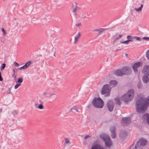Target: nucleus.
<instances>
[{"label": "nucleus", "instance_id": "8", "mask_svg": "<svg viewBox=\"0 0 149 149\" xmlns=\"http://www.w3.org/2000/svg\"><path fill=\"white\" fill-rule=\"evenodd\" d=\"M107 105L109 111L110 112H112L114 107L113 102L112 100H109L107 102Z\"/></svg>", "mask_w": 149, "mask_h": 149}, {"label": "nucleus", "instance_id": "33", "mask_svg": "<svg viewBox=\"0 0 149 149\" xmlns=\"http://www.w3.org/2000/svg\"><path fill=\"white\" fill-rule=\"evenodd\" d=\"M75 4H76V6H75V8H73L72 9V12H73V13H75V12L76 10H77V4L76 3H75Z\"/></svg>", "mask_w": 149, "mask_h": 149}, {"label": "nucleus", "instance_id": "34", "mask_svg": "<svg viewBox=\"0 0 149 149\" xmlns=\"http://www.w3.org/2000/svg\"><path fill=\"white\" fill-rule=\"evenodd\" d=\"M1 30L2 31L3 33V34L5 35H6V33L4 29L3 28H1Z\"/></svg>", "mask_w": 149, "mask_h": 149}, {"label": "nucleus", "instance_id": "56", "mask_svg": "<svg viewBox=\"0 0 149 149\" xmlns=\"http://www.w3.org/2000/svg\"><path fill=\"white\" fill-rule=\"evenodd\" d=\"M142 2V3H144V1L143 0H142V2Z\"/></svg>", "mask_w": 149, "mask_h": 149}, {"label": "nucleus", "instance_id": "22", "mask_svg": "<svg viewBox=\"0 0 149 149\" xmlns=\"http://www.w3.org/2000/svg\"><path fill=\"white\" fill-rule=\"evenodd\" d=\"M138 142H136L134 147L133 148V149H142L139 146L138 144Z\"/></svg>", "mask_w": 149, "mask_h": 149}, {"label": "nucleus", "instance_id": "20", "mask_svg": "<svg viewBox=\"0 0 149 149\" xmlns=\"http://www.w3.org/2000/svg\"><path fill=\"white\" fill-rule=\"evenodd\" d=\"M110 131L111 132H116V127L115 126L113 125L111 126L110 128Z\"/></svg>", "mask_w": 149, "mask_h": 149}, {"label": "nucleus", "instance_id": "46", "mask_svg": "<svg viewBox=\"0 0 149 149\" xmlns=\"http://www.w3.org/2000/svg\"><path fill=\"white\" fill-rule=\"evenodd\" d=\"M122 35H120L118 36L117 37L118 39H119L120 38L122 37Z\"/></svg>", "mask_w": 149, "mask_h": 149}, {"label": "nucleus", "instance_id": "48", "mask_svg": "<svg viewBox=\"0 0 149 149\" xmlns=\"http://www.w3.org/2000/svg\"><path fill=\"white\" fill-rule=\"evenodd\" d=\"M136 40H140V38L139 37H136Z\"/></svg>", "mask_w": 149, "mask_h": 149}, {"label": "nucleus", "instance_id": "30", "mask_svg": "<svg viewBox=\"0 0 149 149\" xmlns=\"http://www.w3.org/2000/svg\"><path fill=\"white\" fill-rule=\"evenodd\" d=\"M74 110L78 112H79V111H78V110L76 108V107L75 106H74L71 109V110Z\"/></svg>", "mask_w": 149, "mask_h": 149}, {"label": "nucleus", "instance_id": "21", "mask_svg": "<svg viewBox=\"0 0 149 149\" xmlns=\"http://www.w3.org/2000/svg\"><path fill=\"white\" fill-rule=\"evenodd\" d=\"M81 35L80 33V32H79L78 33V35L77 36H76L74 37L75 38V41L74 42V43H76L78 39L79 38V36Z\"/></svg>", "mask_w": 149, "mask_h": 149}, {"label": "nucleus", "instance_id": "23", "mask_svg": "<svg viewBox=\"0 0 149 149\" xmlns=\"http://www.w3.org/2000/svg\"><path fill=\"white\" fill-rule=\"evenodd\" d=\"M23 80V78L22 77H19L17 79V81L16 82V83H21L22 82Z\"/></svg>", "mask_w": 149, "mask_h": 149}, {"label": "nucleus", "instance_id": "52", "mask_svg": "<svg viewBox=\"0 0 149 149\" xmlns=\"http://www.w3.org/2000/svg\"><path fill=\"white\" fill-rule=\"evenodd\" d=\"M17 84L19 87L21 85V83H17Z\"/></svg>", "mask_w": 149, "mask_h": 149}, {"label": "nucleus", "instance_id": "16", "mask_svg": "<svg viewBox=\"0 0 149 149\" xmlns=\"http://www.w3.org/2000/svg\"><path fill=\"white\" fill-rule=\"evenodd\" d=\"M65 142V145L64 147L65 148L66 146H69L71 144V142H70L69 139L68 138H65L64 139Z\"/></svg>", "mask_w": 149, "mask_h": 149}, {"label": "nucleus", "instance_id": "13", "mask_svg": "<svg viewBox=\"0 0 149 149\" xmlns=\"http://www.w3.org/2000/svg\"><path fill=\"white\" fill-rule=\"evenodd\" d=\"M114 74L117 76H122L123 75V70L118 69L116 70L114 72Z\"/></svg>", "mask_w": 149, "mask_h": 149}, {"label": "nucleus", "instance_id": "41", "mask_svg": "<svg viewBox=\"0 0 149 149\" xmlns=\"http://www.w3.org/2000/svg\"><path fill=\"white\" fill-rule=\"evenodd\" d=\"M113 40V43H114V42H116V41L118 40V38H117V37H116V38H112Z\"/></svg>", "mask_w": 149, "mask_h": 149}, {"label": "nucleus", "instance_id": "59", "mask_svg": "<svg viewBox=\"0 0 149 149\" xmlns=\"http://www.w3.org/2000/svg\"><path fill=\"white\" fill-rule=\"evenodd\" d=\"M121 50V49H117V50L116 51H118V50Z\"/></svg>", "mask_w": 149, "mask_h": 149}, {"label": "nucleus", "instance_id": "15", "mask_svg": "<svg viewBox=\"0 0 149 149\" xmlns=\"http://www.w3.org/2000/svg\"><path fill=\"white\" fill-rule=\"evenodd\" d=\"M142 80L144 83L146 84L149 82V78L148 76L144 75L143 77Z\"/></svg>", "mask_w": 149, "mask_h": 149}, {"label": "nucleus", "instance_id": "38", "mask_svg": "<svg viewBox=\"0 0 149 149\" xmlns=\"http://www.w3.org/2000/svg\"><path fill=\"white\" fill-rule=\"evenodd\" d=\"M85 14H83L81 15V17L83 19H85L86 18V17L85 16Z\"/></svg>", "mask_w": 149, "mask_h": 149}, {"label": "nucleus", "instance_id": "14", "mask_svg": "<svg viewBox=\"0 0 149 149\" xmlns=\"http://www.w3.org/2000/svg\"><path fill=\"white\" fill-rule=\"evenodd\" d=\"M100 136L103 140L104 141H105L108 138L110 137L108 135L105 134H103L100 135Z\"/></svg>", "mask_w": 149, "mask_h": 149}, {"label": "nucleus", "instance_id": "3", "mask_svg": "<svg viewBox=\"0 0 149 149\" xmlns=\"http://www.w3.org/2000/svg\"><path fill=\"white\" fill-rule=\"evenodd\" d=\"M134 91L133 89L129 90L127 94L123 95L121 97V100L124 101L125 103L130 101L134 98Z\"/></svg>", "mask_w": 149, "mask_h": 149}, {"label": "nucleus", "instance_id": "51", "mask_svg": "<svg viewBox=\"0 0 149 149\" xmlns=\"http://www.w3.org/2000/svg\"><path fill=\"white\" fill-rule=\"evenodd\" d=\"M39 101L40 103L42 104L43 103V102H42V101L41 100H39Z\"/></svg>", "mask_w": 149, "mask_h": 149}, {"label": "nucleus", "instance_id": "54", "mask_svg": "<svg viewBox=\"0 0 149 149\" xmlns=\"http://www.w3.org/2000/svg\"><path fill=\"white\" fill-rule=\"evenodd\" d=\"M128 54H125V56H126L127 57V56H128Z\"/></svg>", "mask_w": 149, "mask_h": 149}, {"label": "nucleus", "instance_id": "53", "mask_svg": "<svg viewBox=\"0 0 149 149\" xmlns=\"http://www.w3.org/2000/svg\"><path fill=\"white\" fill-rule=\"evenodd\" d=\"M134 142L132 144L131 146H130V147H132V146H134Z\"/></svg>", "mask_w": 149, "mask_h": 149}, {"label": "nucleus", "instance_id": "24", "mask_svg": "<svg viewBox=\"0 0 149 149\" xmlns=\"http://www.w3.org/2000/svg\"><path fill=\"white\" fill-rule=\"evenodd\" d=\"M31 63V62L30 61H29L28 62L26 63L24 65V66L25 67V68H27L30 65Z\"/></svg>", "mask_w": 149, "mask_h": 149}, {"label": "nucleus", "instance_id": "17", "mask_svg": "<svg viewBox=\"0 0 149 149\" xmlns=\"http://www.w3.org/2000/svg\"><path fill=\"white\" fill-rule=\"evenodd\" d=\"M55 94H52L47 92H44L43 93V95L46 96V97H49L52 96L53 95H55Z\"/></svg>", "mask_w": 149, "mask_h": 149}, {"label": "nucleus", "instance_id": "29", "mask_svg": "<svg viewBox=\"0 0 149 149\" xmlns=\"http://www.w3.org/2000/svg\"><path fill=\"white\" fill-rule=\"evenodd\" d=\"M132 41H133V40H127L123 41V43L124 44H128L129 43V42Z\"/></svg>", "mask_w": 149, "mask_h": 149}, {"label": "nucleus", "instance_id": "6", "mask_svg": "<svg viewBox=\"0 0 149 149\" xmlns=\"http://www.w3.org/2000/svg\"><path fill=\"white\" fill-rule=\"evenodd\" d=\"M131 122L130 118L129 117L123 118L121 120V123L125 126H127Z\"/></svg>", "mask_w": 149, "mask_h": 149}, {"label": "nucleus", "instance_id": "36", "mask_svg": "<svg viewBox=\"0 0 149 149\" xmlns=\"http://www.w3.org/2000/svg\"><path fill=\"white\" fill-rule=\"evenodd\" d=\"M143 39L147 40L149 41V37H144L142 38Z\"/></svg>", "mask_w": 149, "mask_h": 149}, {"label": "nucleus", "instance_id": "47", "mask_svg": "<svg viewBox=\"0 0 149 149\" xmlns=\"http://www.w3.org/2000/svg\"><path fill=\"white\" fill-rule=\"evenodd\" d=\"M8 91H9V92H8V93L10 94L11 93V92L10 91L11 88H8Z\"/></svg>", "mask_w": 149, "mask_h": 149}, {"label": "nucleus", "instance_id": "43", "mask_svg": "<svg viewBox=\"0 0 149 149\" xmlns=\"http://www.w3.org/2000/svg\"><path fill=\"white\" fill-rule=\"evenodd\" d=\"M3 80V78L1 77V73L0 72V81H2Z\"/></svg>", "mask_w": 149, "mask_h": 149}, {"label": "nucleus", "instance_id": "35", "mask_svg": "<svg viewBox=\"0 0 149 149\" xmlns=\"http://www.w3.org/2000/svg\"><path fill=\"white\" fill-rule=\"evenodd\" d=\"M12 113L14 116H15L17 114V112L16 110H14L12 112Z\"/></svg>", "mask_w": 149, "mask_h": 149}, {"label": "nucleus", "instance_id": "42", "mask_svg": "<svg viewBox=\"0 0 149 149\" xmlns=\"http://www.w3.org/2000/svg\"><path fill=\"white\" fill-rule=\"evenodd\" d=\"M91 137V136H90V135H86L85 136V137H84V139H86L87 138H89Z\"/></svg>", "mask_w": 149, "mask_h": 149}, {"label": "nucleus", "instance_id": "18", "mask_svg": "<svg viewBox=\"0 0 149 149\" xmlns=\"http://www.w3.org/2000/svg\"><path fill=\"white\" fill-rule=\"evenodd\" d=\"M115 104L118 105H120L121 104V102L120 101V99L118 97H117L115 99Z\"/></svg>", "mask_w": 149, "mask_h": 149}, {"label": "nucleus", "instance_id": "25", "mask_svg": "<svg viewBox=\"0 0 149 149\" xmlns=\"http://www.w3.org/2000/svg\"><path fill=\"white\" fill-rule=\"evenodd\" d=\"M143 4H141L140 6V7L139 8H135L134 10L138 12H140L141 10L142 9L143 7Z\"/></svg>", "mask_w": 149, "mask_h": 149}, {"label": "nucleus", "instance_id": "44", "mask_svg": "<svg viewBox=\"0 0 149 149\" xmlns=\"http://www.w3.org/2000/svg\"><path fill=\"white\" fill-rule=\"evenodd\" d=\"M19 87L17 84L15 85V87H14V88L15 89H16L17 88Z\"/></svg>", "mask_w": 149, "mask_h": 149}, {"label": "nucleus", "instance_id": "37", "mask_svg": "<svg viewBox=\"0 0 149 149\" xmlns=\"http://www.w3.org/2000/svg\"><path fill=\"white\" fill-rule=\"evenodd\" d=\"M14 64L15 65V66L16 67H18L19 65V64L17 63L16 62H14Z\"/></svg>", "mask_w": 149, "mask_h": 149}, {"label": "nucleus", "instance_id": "26", "mask_svg": "<svg viewBox=\"0 0 149 149\" xmlns=\"http://www.w3.org/2000/svg\"><path fill=\"white\" fill-rule=\"evenodd\" d=\"M111 138L113 139L115 138L116 136V132H111Z\"/></svg>", "mask_w": 149, "mask_h": 149}, {"label": "nucleus", "instance_id": "55", "mask_svg": "<svg viewBox=\"0 0 149 149\" xmlns=\"http://www.w3.org/2000/svg\"><path fill=\"white\" fill-rule=\"evenodd\" d=\"M2 108H1L0 109V112H1V111H2Z\"/></svg>", "mask_w": 149, "mask_h": 149}, {"label": "nucleus", "instance_id": "39", "mask_svg": "<svg viewBox=\"0 0 149 149\" xmlns=\"http://www.w3.org/2000/svg\"><path fill=\"white\" fill-rule=\"evenodd\" d=\"M132 36H127V38L128 39V40H132Z\"/></svg>", "mask_w": 149, "mask_h": 149}, {"label": "nucleus", "instance_id": "7", "mask_svg": "<svg viewBox=\"0 0 149 149\" xmlns=\"http://www.w3.org/2000/svg\"><path fill=\"white\" fill-rule=\"evenodd\" d=\"M123 75H128L131 74L132 69L129 67H125L123 68Z\"/></svg>", "mask_w": 149, "mask_h": 149}, {"label": "nucleus", "instance_id": "32", "mask_svg": "<svg viewBox=\"0 0 149 149\" xmlns=\"http://www.w3.org/2000/svg\"><path fill=\"white\" fill-rule=\"evenodd\" d=\"M37 108L39 109H42L43 108V106L42 104H40L38 106Z\"/></svg>", "mask_w": 149, "mask_h": 149}, {"label": "nucleus", "instance_id": "4", "mask_svg": "<svg viewBox=\"0 0 149 149\" xmlns=\"http://www.w3.org/2000/svg\"><path fill=\"white\" fill-rule=\"evenodd\" d=\"M92 104L95 107L97 108H102L104 105V102L100 97L94 98L92 100Z\"/></svg>", "mask_w": 149, "mask_h": 149}, {"label": "nucleus", "instance_id": "57", "mask_svg": "<svg viewBox=\"0 0 149 149\" xmlns=\"http://www.w3.org/2000/svg\"><path fill=\"white\" fill-rule=\"evenodd\" d=\"M123 41H120V42L121 43H123Z\"/></svg>", "mask_w": 149, "mask_h": 149}, {"label": "nucleus", "instance_id": "9", "mask_svg": "<svg viewBox=\"0 0 149 149\" xmlns=\"http://www.w3.org/2000/svg\"><path fill=\"white\" fill-rule=\"evenodd\" d=\"M142 64L140 62H138L134 63L132 66L133 69L135 72H137L138 70L137 68H138L142 65Z\"/></svg>", "mask_w": 149, "mask_h": 149}, {"label": "nucleus", "instance_id": "31", "mask_svg": "<svg viewBox=\"0 0 149 149\" xmlns=\"http://www.w3.org/2000/svg\"><path fill=\"white\" fill-rule=\"evenodd\" d=\"M6 64L5 63H3L1 65V70H3L5 67Z\"/></svg>", "mask_w": 149, "mask_h": 149}, {"label": "nucleus", "instance_id": "12", "mask_svg": "<svg viewBox=\"0 0 149 149\" xmlns=\"http://www.w3.org/2000/svg\"><path fill=\"white\" fill-rule=\"evenodd\" d=\"M127 136V133L126 132L123 130L120 131L119 134V136L120 138L124 139Z\"/></svg>", "mask_w": 149, "mask_h": 149}, {"label": "nucleus", "instance_id": "11", "mask_svg": "<svg viewBox=\"0 0 149 149\" xmlns=\"http://www.w3.org/2000/svg\"><path fill=\"white\" fill-rule=\"evenodd\" d=\"M142 72L145 74L149 76V65H145L143 67Z\"/></svg>", "mask_w": 149, "mask_h": 149}, {"label": "nucleus", "instance_id": "45", "mask_svg": "<svg viewBox=\"0 0 149 149\" xmlns=\"http://www.w3.org/2000/svg\"><path fill=\"white\" fill-rule=\"evenodd\" d=\"M81 25V23H79L78 24H76V26L77 27H79V26H80V25Z\"/></svg>", "mask_w": 149, "mask_h": 149}, {"label": "nucleus", "instance_id": "50", "mask_svg": "<svg viewBox=\"0 0 149 149\" xmlns=\"http://www.w3.org/2000/svg\"><path fill=\"white\" fill-rule=\"evenodd\" d=\"M13 73H14V74H15V70L14 69H13Z\"/></svg>", "mask_w": 149, "mask_h": 149}, {"label": "nucleus", "instance_id": "60", "mask_svg": "<svg viewBox=\"0 0 149 149\" xmlns=\"http://www.w3.org/2000/svg\"><path fill=\"white\" fill-rule=\"evenodd\" d=\"M16 76V75H15V76H14V79H15Z\"/></svg>", "mask_w": 149, "mask_h": 149}, {"label": "nucleus", "instance_id": "27", "mask_svg": "<svg viewBox=\"0 0 149 149\" xmlns=\"http://www.w3.org/2000/svg\"><path fill=\"white\" fill-rule=\"evenodd\" d=\"M137 87L139 89H140L142 87V85H141V81H139V83H138L137 85Z\"/></svg>", "mask_w": 149, "mask_h": 149}, {"label": "nucleus", "instance_id": "64", "mask_svg": "<svg viewBox=\"0 0 149 149\" xmlns=\"http://www.w3.org/2000/svg\"><path fill=\"white\" fill-rule=\"evenodd\" d=\"M61 62H60V63H59L60 64H61Z\"/></svg>", "mask_w": 149, "mask_h": 149}, {"label": "nucleus", "instance_id": "28", "mask_svg": "<svg viewBox=\"0 0 149 149\" xmlns=\"http://www.w3.org/2000/svg\"><path fill=\"white\" fill-rule=\"evenodd\" d=\"M146 56L148 60H149V49L146 52Z\"/></svg>", "mask_w": 149, "mask_h": 149}, {"label": "nucleus", "instance_id": "63", "mask_svg": "<svg viewBox=\"0 0 149 149\" xmlns=\"http://www.w3.org/2000/svg\"><path fill=\"white\" fill-rule=\"evenodd\" d=\"M36 1H37V2H39L38 1V0H36Z\"/></svg>", "mask_w": 149, "mask_h": 149}, {"label": "nucleus", "instance_id": "5", "mask_svg": "<svg viewBox=\"0 0 149 149\" xmlns=\"http://www.w3.org/2000/svg\"><path fill=\"white\" fill-rule=\"evenodd\" d=\"M136 142H138V144L140 148H143V147L147 145L148 143L147 140L144 138L140 139L139 141Z\"/></svg>", "mask_w": 149, "mask_h": 149}, {"label": "nucleus", "instance_id": "61", "mask_svg": "<svg viewBox=\"0 0 149 149\" xmlns=\"http://www.w3.org/2000/svg\"><path fill=\"white\" fill-rule=\"evenodd\" d=\"M15 74H14V73H13V74L12 75V76H13Z\"/></svg>", "mask_w": 149, "mask_h": 149}, {"label": "nucleus", "instance_id": "1", "mask_svg": "<svg viewBox=\"0 0 149 149\" xmlns=\"http://www.w3.org/2000/svg\"><path fill=\"white\" fill-rule=\"evenodd\" d=\"M149 105V97L148 98L138 99L137 101L136 104V111L139 113H144Z\"/></svg>", "mask_w": 149, "mask_h": 149}, {"label": "nucleus", "instance_id": "62", "mask_svg": "<svg viewBox=\"0 0 149 149\" xmlns=\"http://www.w3.org/2000/svg\"><path fill=\"white\" fill-rule=\"evenodd\" d=\"M74 14V15H76V13H75V14Z\"/></svg>", "mask_w": 149, "mask_h": 149}, {"label": "nucleus", "instance_id": "2", "mask_svg": "<svg viewBox=\"0 0 149 149\" xmlns=\"http://www.w3.org/2000/svg\"><path fill=\"white\" fill-rule=\"evenodd\" d=\"M118 82L116 80H111L110 81L109 84H107L104 85L102 88L101 93V94L105 95V96H109L110 94L111 88L115 87L117 84Z\"/></svg>", "mask_w": 149, "mask_h": 149}, {"label": "nucleus", "instance_id": "40", "mask_svg": "<svg viewBox=\"0 0 149 149\" xmlns=\"http://www.w3.org/2000/svg\"><path fill=\"white\" fill-rule=\"evenodd\" d=\"M26 69L25 68V67L24 65L23 66L19 68L18 69V70H21V69Z\"/></svg>", "mask_w": 149, "mask_h": 149}, {"label": "nucleus", "instance_id": "19", "mask_svg": "<svg viewBox=\"0 0 149 149\" xmlns=\"http://www.w3.org/2000/svg\"><path fill=\"white\" fill-rule=\"evenodd\" d=\"M109 29V28H106V29H104V28H100V29H99V30H98V32H99V33H98V35H99L101 33H102V32L104 31H105L106 30H107Z\"/></svg>", "mask_w": 149, "mask_h": 149}, {"label": "nucleus", "instance_id": "58", "mask_svg": "<svg viewBox=\"0 0 149 149\" xmlns=\"http://www.w3.org/2000/svg\"><path fill=\"white\" fill-rule=\"evenodd\" d=\"M116 35H117V34L116 33V35H115V36H113V37H113V38Z\"/></svg>", "mask_w": 149, "mask_h": 149}, {"label": "nucleus", "instance_id": "10", "mask_svg": "<svg viewBox=\"0 0 149 149\" xmlns=\"http://www.w3.org/2000/svg\"><path fill=\"white\" fill-rule=\"evenodd\" d=\"M104 141L105 142V146L108 148H110L112 145V142L110 137L108 138L105 141Z\"/></svg>", "mask_w": 149, "mask_h": 149}, {"label": "nucleus", "instance_id": "49", "mask_svg": "<svg viewBox=\"0 0 149 149\" xmlns=\"http://www.w3.org/2000/svg\"><path fill=\"white\" fill-rule=\"evenodd\" d=\"M98 30H99V29H95L93 31H95V32H96V31H98Z\"/></svg>", "mask_w": 149, "mask_h": 149}]
</instances>
